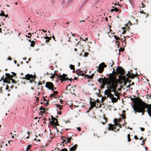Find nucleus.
I'll use <instances>...</instances> for the list:
<instances>
[{
	"label": "nucleus",
	"instance_id": "obj_36",
	"mask_svg": "<svg viewBox=\"0 0 151 151\" xmlns=\"http://www.w3.org/2000/svg\"><path fill=\"white\" fill-rule=\"evenodd\" d=\"M80 38L81 39H82L83 41H85L86 40H88V38H84V39L83 38H81V37H80Z\"/></svg>",
	"mask_w": 151,
	"mask_h": 151
},
{
	"label": "nucleus",
	"instance_id": "obj_18",
	"mask_svg": "<svg viewBox=\"0 0 151 151\" xmlns=\"http://www.w3.org/2000/svg\"><path fill=\"white\" fill-rule=\"evenodd\" d=\"M72 3V0H68L66 2L67 6L70 5Z\"/></svg>",
	"mask_w": 151,
	"mask_h": 151
},
{
	"label": "nucleus",
	"instance_id": "obj_16",
	"mask_svg": "<svg viewBox=\"0 0 151 151\" xmlns=\"http://www.w3.org/2000/svg\"><path fill=\"white\" fill-rule=\"evenodd\" d=\"M108 125L109 127L108 128V129L109 131H110L111 130L114 128V125H113L111 124H109Z\"/></svg>",
	"mask_w": 151,
	"mask_h": 151
},
{
	"label": "nucleus",
	"instance_id": "obj_35",
	"mask_svg": "<svg viewBox=\"0 0 151 151\" xmlns=\"http://www.w3.org/2000/svg\"><path fill=\"white\" fill-rule=\"evenodd\" d=\"M54 124L56 126L58 125V122L55 121V122H54Z\"/></svg>",
	"mask_w": 151,
	"mask_h": 151
},
{
	"label": "nucleus",
	"instance_id": "obj_42",
	"mask_svg": "<svg viewBox=\"0 0 151 151\" xmlns=\"http://www.w3.org/2000/svg\"><path fill=\"white\" fill-rule=\"evenodd\" d=\"M116 4H117V3H115V4H114V5H116ZM117 5H118V6H119V8H121V7H122V6H121V5L120 4H117Z\"/></svg>",
	"mask_w": 151,
	"mask_h": 151
},
{
	"label": "nucleus",
	"instance_id": "obj_27",
	"mask_svg": "<svg viewBox=\"0 0 151 151\" xmlns=\"http://www.w3.org/2000/svg\"><path fill=\"white\" fill-rule=\"evenodd\" d=\"M70 68V69L71 70H73L72 71V72L73 73H74L75 72V67H69Z\"/></svg>",
	"mask_w": 151,
	"mask_h": 151
},
{
	"label": "nucleus",
	"instance_id": "obj_52",
	"mask_svg": "<svg viewBox=\"0 0 151 151\" xmlns=\"http://www.w3.org/2000/svg\"><path fill=\"white\" fill-rule=\"evenodd\" d=\"M12 60V58L11 57H9L8 58V60Z\"/></svg>",
	"mask_w": 151,
	"mask_h": 151
},
{
	"label": "nucleus",
	"instance_id": "obj_14",
	"mask_svg": "<svg viewBox=\"0 0 151 151\" xmlns=\"http://www.w3.org/2000/svg\"><path fill=\"white\" fill-rule=\"evenodd\" d=\"M107 64H108V65L109 66H112L114 64V62L112 60H109L108 61V62L107 63Z\"/></svg>",
	"mask_w": 151,
	"mask_h": 151
},
{
	"label": "nucleus",
	"instance_id": "obj_57",
	"mask_svg": "<svg viewBox=\"0 0 151 151\" xmlns=\"http://www.w3.org/2000/svg\"><path fill=\"white\" fill-rule=\"evenodd\" d=\"M64 142H66V140L65 139H63V141L61 142V143H63Z\"/></svg>",
	"mask_w": 151,
	"mask_h": 151
},
{
	"label": "nucleus",
	"instance_id": "obj_59",
	"mask_svg": "<svg viewBox=\"0 0 151 151\" xmlns=\"http://www.w3.org/2000/svg\"><path fill=\"white\" fill-rule=\"evenodd\" d=\"M44 108V109H44V110H42L44 112V113H45V111H46L45 109H47V108Z\"/></svg>",
	"mask_w": 151,
	"mask_h": 151
},
{
	"label": "nucleus",
	"instance_id": "obj_17",
	"mask_svg": "<svg viewBox=\"0 0 151 151\" xmlns=\"http://www.w3.org/2000/svg\"><path fill=\"white\" fill-rule=\"evenodd\" d=\"M110 99H111V101L113 102V99H112L114 97V95L113 94H111V93H109V97Z\"/></svg>",
	"mask_w": 151,
	"mask_h": 151
},
{
	"label": "nucleus",
	"instance_id": "obj_56",
	"mask_svg": "<svg viewBox=\"0 0 151 151\" xmlns=\"http://www.w3.org/2000/svg\"><path fill=\"white\" fill-rule=\"evenodd\" d=\"M62 113V112L61 111H60L58 113V115H61Z\"/></svg>",
	"mask_w": 151,
	"mask_h": 151
},
{
	"label": "nucleus",
	"instance_id": "obj_13",
	"mask_svg": "<svg viewBox=\"0 0 151 151\" xmlns=\"http://www.w3.org/2000/svg\"><path fill=\"white\" fill-rule=\"evenodd\" d=\"M44 38H45V39H46V40L45 41V42H49L50 41V40L51 39V37H47V35H46V36L45 37H44Z\"/></svg>",
	"mask_w": 151,
	"mask_h": 151
},
{
	"label": "nucleus",
	"instance_id": "obj_46",
	"mask_svg": "<svg viewBox=\"0 0 151 151\" xmlns=\"http://www.w3.org/2000/svg\"><path fill=\"white\" fill-rule=\"evenodd\" d=\"M52 120L54 121V122H55V121L58 122L57 119L55 117L54 118L53 120Z\"/></svg>",
	"mask_w": 151,
	"mask_h": 151
},
{
	"label": "nucleus",
	"instance_id": "obj_4",
	"mask_svg": "<svg viewBox=\"0 0 151 151\" xmlns=\"http://www.w3.org/2000/svg\"><path fill=\"white\" fill-rule=\"evenodd\" d=\"M67 75L63 73V75L61 76L60 78V80L61 81V82H62L63 81H66L67 80H68L70 81V82H71L72 81H73V79H72L71 78L69 79V78L67 77Z\"/></svg>",
	"mask_w": 151,
	"mask_h": 151
},
{
	"label": "nucleus",
	"instance_id": "obj_15",
	"mask_svg": "<svg viewBox=\"0 0 151 151\" xmlns=\"http://www.w3.org/2000/svg\"><path fill=\"white\" fill-rule=\"evenodd\" d=\"M62 5L63 7H67L66 2V0H62Z\"/></svg>",
	"mask_w": 151,
	"mask_h": 151
},
{
	"label": "nucleus",
	"instance_id": "obj_23",
	"mask_svg": "<svg viewBox=\"0 0 151 151\" xmlns=\"http://www.w3.org/2000/svg\"><path fill=\"white\" fill-rule=\"evenodd\" d=\"M9 79L12 81V82L13 83L15 84L16 83V81L14 80L13 79L12 77L11 78H9Z\"/></svg>",
	"mask_w": 151,
	"mask_h": 151
},
{
	"label": "nucleus",
	"instance_id": "obj_54",
	"mask_svg": "<svg viewBox=\"0 0 151 151\" xmlns=\"http://www.w3.org/2000/svg\"><path fill=\"white\" fill-rule=\"evenodd\" d=\"M60 107H59V109H60V110H61V109H62V107L63 106V105L61 106V105H60Z\"/></svg>",
	"mask_w": 151,
	"mask_h": 151
},
{
	"label": "nucleus",
	"instance_id": "obj_1",
	"mask_svg": "<svg viewBox=\"0 0 151 151\" xmlns=\"http://www.w3.org/2000/svg\"><path fill=\"white\" fill-rule=\"evenodd\" d=\"M139 100L141 103L137 104L135 107L133 108L134 110L135 113H136V112L138 113H142V115H144L145 110V109L148 108L149 107V104L144 101H143L142 100L139 99Z\"/></svg>",
	"mask_w": 151,
	"mask_h": 151
},
{
	"label": "nucleus",
	"instance_id": "obj_49",
	"mask_svg": "<svg viewBox=\"0 0 151 151\" xmlns=\"http://www.w3.org/2000/svg\"><path fill=\"white\" fill-rule=\"evenodd\" d=\"M137 98V97H135L134 98H131L130 99H131V101H133L134 100L136 99Z\"/></svg>",
	"mask_w": 151,
	"mask_h": 151
},
{
	"label": "nucleus",
	"instance_id": "obj_20",
	"mask_svg": "<svg viewBox=\"0 0 151 151\" xmlns=\"http://www.w3.org/2000/svg\"><path fill=\"white\" fill-rule=\"evenodd\" d=\"M116 87H115L114 86L111 87V89L110 90V91H111V92H113V91L114 92V91L116 90Z\"/></svg>",
	"mask_w": 151,
	"mask_h": 151
},
{
	"label": "nucleus",
	"instance_id": "obj_5",
	"mask_svg": "<svg viewBox=\"0 0 151 151\" xmlns=\"http://www.w3.org/2000/svg\"><path fill=\"white\" fill-rule=\"evenodd\" d=\"M53 67H49V69H48V71L46 73L47 75L50 74L52 75V76L55 74L56 71H53L54 70Z\"/></svg>",
	"mask_w": 151,
	"mask_h": 151
},
{
	"label": "nucleus",
	"instance_id": "obj_25",
	"mask_svg": "<svg viewBox=\"0 0 151 151\" xmlns=\"http://www.w3.org/2000/svg\"><path fill=\"white\" fill-rule=\"evenodd\" d=\"M145 6H146L145 4H144L143 1L142 2V4H141V6H139V7H142V8H144V7H145Z\"/></svg>",
	"mask_w": 151,
	"mask_h": 151
},
{
	"label": "nucleus",
	"instance_id": "obj_10",
	"mask_svg": "<svg viewBox=\"0 0 151 151\" xmlns=\"http://www.w3.org/2000/svg\"><path fill=\"white\" fill-rule=\"evenodd\" d=\"M78 145L77 144L75 145L70 148L69 151H75L77 148Z\"/></svg>",
	"mask_w": 151,
	"mask_h": 151
},
{
	"label": "nucleus",
	"instance_id": "obj_31",
	"mask_svg": "<svg viewBox=\"0 0 151 151\" xmlns=\"http://www.w3.org/2000/svg\"><path fill=\"white\" fill-rule=\"evenodd\" d=\"M52 91L53 92V93L54 95H56L58 93V92L57 91H55L53 90Z\"/></svg>",
	"mask_w": 151,
	"mask_h": 151
},
{
	"label": "nucleus",
	"instance_id": "obj_26",
	"mask_svg": "<svg viewBox=\"0 0 151 151\" xmlns=\"http://www.w3.org/2000/svg\"><path fill=\"white\" fill-rule=\"evenodd\" d=\"M1 13L0 14V15L1 16H5V14L4 13V12L3 11L1 10Z\"/></svg>",
	"mask_w": 151,
	"mask_h": 151
},
{
	"label": "nucleus",
	"instance_id": "obj_47",
	"mask_svg": "<svg viewBox=\"0 0 151 151\" xmlns=\"http://www.w3.org/2000/svg\"><path fill=\"white\" fill-rule=\"evenodd\" d=\"M45 109L43 108L42 106H41L40 108V110H44V109Z\"/></svg>",
	"mask_w": 151,
	"mask_h": 151
},
{
	"label": "nucleus",
	"instance_id": "obj_50",
	"mask_svg": "<svg viewBox=\"0 0 151 151\" xmlns=\"http://www.w3.org/2000/svg\"><path fill=\"white\" fill-rule=\"evenodd\" d=\"M141 130L142 131H144L145 130V128H140Z\"/></svg>",
	"mask_w": 151,
	"mask_h": 151
},
{
	"label": "nucleus",
	"instance_id": "obj_32",
	"mask_svg": "<svg viewBox=\"0 0 151 151\" xmlns=\"http://www.w3.org/2000/svg\"><path fill=\"white\" fill-rule=\"evenodd\" d=\"M93 74H94L93 73V74H92V75L89 76L87 78V79H92V75H93Z\"/></svg>",
	"mask_w": 151,
	"mask_h": 151
},
{
	"label": "nucleus",
	"instance_id": "obj_45",
	"mask_svg": "<svg viewBox=\"0 0 151 151\" xmlns=\"http://www.w3.org/2000/svg\"><path fill=\"white\" fill-rule=\"evenodd\" d=\"M77 129L79 131H80L81 130V128L80 127H77Z\"/></svg>",
	"mask_w": 151,
	"mask_h": 151
},
{
	"label": "nucleus",
	"instance_id": "obj_2",
	"mask_svg": "<svg viewBox=\"0 0 151 151\" xmlns=\"http://www.w3.org/2000/svg\"><path fill=\"white\" fill-rule=\"evenodd\" d=\"M113 70L111 73H109V77H111L112 78L114 79L116 78L117 75L120 74L121 75H124L125 74V71L124 69L122 68V67H117L116 69V71H115V69L113 68V67H111Z\"/></svg>",
	"mask_w": 151,
	"mask_h": 151
},
{
	"label": "nucleus",
	"instance_id": "obj_55",
	"mask_svg": "<svg viewBox=\"0 0 151 151\" xmlns=\"http://www.w3.org/2000/svg\"><path fill=\"white\" fill-rule=\"evenodd\" d=\"M43 101H47V100L44 97H43Z\"/></svg>",
	"mask_w": 151,
	"mask_h": 151
},
{
	"label": "nucleus",
	"instance_id": "obj_19",
	"mask_svg": "<svg viewBox=\"0 0 151 151\" xmlns=\"http://www.w3.org/2000/svg\"><path fill=\"white\" fill-rule=\"evenodd\" d=\"M98 82L100 83L103 84L104 83V81L100 78L98 80Z\"/></svg>",
	"mask_w": 151,
	"mask_h": 151
},
{
	"label": "nucleus",
	"instance_id": "obj_63",
	"mask_svg": "<svg viewBox=\"0 0 151 151\" xmlns=\"http://www.w3.org/2000/svg\"><path fill=\"white\" fill-rule=\"evenodd\" d=\"M88 0H85L84 2V3H86L88 1Z\"/></svg>",
	"mask_w": 151,
	"mask_h": 151
},
{
	"label": "nucleus",
	"instance_id": "obj_48",
	"mask_svg": "<svg viewBox=\"0 0 151 151\" xmlns=\"http://www.w3.org/2000/svg\"><path fill=\"white\" fill-rule=\"evenodd\" d=\"M104 95H107V98H108L109 97V94H108L106 92H104Z\"/></svg>",
	"mask_w": 151,
	"mask_h": 151
},
{
	"label": "nucleus",
	"instance_id": "obj_34",
	"mask_svg": "<svg viewBox=\"0 0 151 151\" xmlns=\"http://www.w3.org/2000/svg\"><path fill=\"white\" fill-rule=\"evenodd\" d=\"M60 151H68V150L67 149L65 148L64 149H62Z\"/></svg>",
	"mask_w": 151,
	"mask_h": 151
},
{
	"label": "nucleus",
	"instance_id": "obj_58",
	"mask_svg": "<svg viewBox=\"0 0 151 151\" xmlns=\"http://www.w3.org/2000/svg\"><path fill=\"white\" fill-rule=\"evenodd\" d=\"M126 30H124L122 34H125L126 33Z\"/></svg>",
	"mask_w": 151,
	"mask_h": 151
},
{
	"label": "nucleus",
	"instance_id": "obj_30",
	"mask_svg": "<svg viewBox=\"0 0 151 151\" xmlns=\"http://www.w3.org/2000/svg\"><path fill=\"white\" fill-rule=\"evenodd\" d=\"M44 113V112L42 111H40V113H39V114L41 116H43V114Z\"/></svg>",
	"mask_w": 151,
	"mask_h": 151
},
{
	"label": "nucleus",
	"instance_id": "obj_41",
	"mask_svg": "<svg viewBox=\"0 0 151 151\" xmlns=\"http://www.w3.org/2000/svg\"><path fill=\"white\" fill-rule=\"evenodd\" d=\"M9 79V80L8 81H7L6 82H4L5 83H8L9 84L10 83H11V81H10V80Z\"/></svg>",
	"mask_w": 151,
	"mask_h": 151
},
{
	"label": "nucleus",
	"instance_id": "obj_43",
	"mask_svg": "<svg viewBox=\"0 0 151 151\" xmlns=\"http://www.w3.org/2000/svg\"><path fill=\"white\" fill-rule=\"evenodd\" d=\"M140 13L141 14L143 13L144 14H146V13L145 12H144L142 10L141 11H140Z\"/></svg>",
	"mask_w": 151,
	"mask_h": 151
},
{
	"label": "nucleus",
	"instance_id": "obj_38",
	"mask_svg": "<svg viewBox=\"0 0 151 151\" xmlns=\"http://www.w3.org/2000/svg\"><path fill=\"white\" fill-rule=\"evenodd\" d=\"M112 99H113V102H116V101L117 100H116V98L114 97L113 98H112Z\"/></svg>",
	"mask_w": 151,
	"mask_h": 151
},
{
	"label": "nucleus",
	"instance_id": "obj_28",
	"mask_svg": "<svg viewBox=\"0 0 151 151\" xmlns=\"http://www.w3.org/2000/svg\"><path fill=\"white\" fill-rule=\"evenodd\" d=\"M114 38L116 40H120V38L116 35L114 36Z\"/></svg>",
	"mask_w": 151,
	"mask_h": 151
},
{
	"label": "nucleus",
	"instance_id": "obj_37",
	"mask_svg": "<svg viewBox=\"0 0 151 151\" xmlns=\"http://www.w3.org/2000/svg\"><path fill=\"white\" fill-rule=\"evenodd\" d=\"M88 53H87V52H85L84 53V56L85 57H87L88 55Z\"/></svg>",
	"mask_w": 151,
	"mask_h": 151
},
{
	"label": "nucleus",
	"instance_id": "obj_9",
	"mask_svg": "<svg viewBox=\"0 0 151 151\" xmlns=\"http://www.w3.org/2000/svg\"><path fill=\"white\" fill-rule=\"evenodd\" d=\"M96 67V68H97L98 67L97 69V71L99 73H102L103 71L104 67Z\"/></svg>",
	"mask_w": 151,
	"mask_h": 151
},
{
	"label": "nucleus",
	"instance_id": "obj_44",
	"mask_svg": "<svg viewBox=\"0 0 151 151\" xmlns=\"http://www.w3.org/2000/svg\"><path fill=\"white\" fill-rule=\"evenodd\" d=\"M134 138L136 140L138 139H139V138L138 137H137V136L136 135H135L134 136Z\"/></svg>",
	"mask_w": 151,
	"mask_h": 151
},
{
	"label": "nucleus",
	"instance_id": "obj_53",
	"mask_svg": "<svg viewBox=\"0 0 151 151\" xmlns=\"http://www.w3.org/2000/svg\"><path fill=\"white\" fill-rule=\"evenodd\" d=\"M60 106V105H59V104H55V106L57 107H59V106Z\"/></svg>",
	"mask_w": 151,
	"mask_h": 151
},
{
	"label": "nucleus",
	"instance_id": "obj_60",
	"mask_svg": "<svg viewBox=\"0 0 151 151\" xmlns=\"http://www.w3.org/2000/svg\"><path fill=\"white\" fill-rule=\"evenodd\" d=\"M130 137V134H128L127 135V139L129 138Z\"/></svg>",
	"mask_w": 151,
	"mask_h": 151
},
{
	"label": "nucleus",
	"instance_id": "obj_62",
	"mask_svg": "<svg viewBox=\"0 0 151 151\" xmlns=\"http://www.w3.org/2000/svg\"><path fill=\"white\" fill-rule=\"evenodd\" d=\"M126 28H127V30H128L130 29V27L128 26H127Z\"/></svg>",
	"mask_w": 151,
	"mask_h": 151
},
{
	"label": "nucleus",
	"instance_id": "obj_7",
	"mask_svg": "<svg viewBox=\"0 0 151 151\" xmlns=\"http://www.w3.org/2000/svg\"><path fill=\"white\" fill-rule=\"evenodd\" d=\"M77 74L79 76H81L83 77L84 75V73L82 70H81L80 69H78L76 70Z\"/></svg>",
	"mask_w": 151,
	"mask_h": 151
},
{
	"label": "nucleus",
	"instance_id": "obj_33",
	"mask_svg": "<svg viewBox=\"0 0 151 151\" xmlns=\"http://www.w3.org/2000/svg\"><path fill=\"white\" fill-rule=\"evenodd\" d=\"M28 35H30V36H27L26 35V36L27 37H28L29 38H30L31 37V36H32L31 34L30 33H29L28 34Z\"/></svg>",
	"mask_w": 151,
	"mask_h": 151
},
{
	"label": "nucleus",
	"instance_id": "obj_24",
	"mask_svg": "<svg viewBox=\"0 0 151 151\" xmlns=\"http://www.w3.org/2000/svg\"><path fill=\"white\" fill-rule=\"evenodd\" d=\"M99 66H107V65L104 62H103L100 64Z\"/></svg>",
	"mask_w": 151,
	"mask_h": 151
},
{
	"label": "nucleus",
	"instance_id": "obj_22",
	"mask_svg": "<svg viewBox=\"0 0 151 151\" xmlns=\"http://www.w3.org/2000/svg\"><path fill=\"white\" fill-rule=\"evenodd\" d=\"M31 46L32 47H33L34 46H35V41L33 40V41H32L31 42Z\"/></svg>",
	"mask_w": 151,
	"mask_h": 151
},
{
	"label": "nucleus",
	"instance_id": "obj_51",
	"mask_svg": "<svg viewBox=\"0 0 151 151\" xmlns=\"http://www.w3.org/2000/svg\"><path fill=\"white\" fill-rule=\"evenodd\" d=\"M84 76H85V78L86 77H87V78L89 76V75L88 74H86V75L84 74Z\"/></svg>",
	"mask_w": 151,
	"mask_h": 151
},
{
	"label": "nucleus",
	"instance_id": "obj_61",
	"mask_svg": "<svg viewBox=\"0 0 151 151\" xmlns=\"http://www.w3.org/2000/svg\"><path fill=\"white\" fill-rule=\"evenodd\" d=\"M49 102L48 101H47V102L46 104V106H47V105L48 104H49Z\"/></svg>",
	"mask_w": 151,
	"mask_h": 151
},
{
	"label": "nucleus",
	"instance_id": "obj_12",
	"mask_svg": "<svg viewBox=\"0 0 151 151\" xmlns=\"http://www.w3.org/2000/svg\"><path fill=\"white\" fill-rule=\"evenodd\" d=\"M112 7L114 8V9H112L111 10V12H113L114 11H115L116 12H117L119 10V7H118L117 8L113 6H112Z\"/></svg>",
	"mask_w": 151,
	"mask_h": 151
},
{
	"label": "nucleus",
	"instance_id": "obj_21",
	"mask_svg": "<svg viewBox=\"0 0 151 151\" xmlns=\"http://www.w3.org/2000/svg\"><path fill=\"white\" fill-rule=\"evenodd\" d=\"M32 147V145H28L26 149V151H28L30 149V147Z\"/></svg>",
	"mask_w": 151,
	"mask_h": 151
},
{
	"label": "nucleus",
	"instance_id": "obj_8",
	"mask_svg": "<svg viewBox=\"0 0 151 151\" xmlns=\"http://www.w3.org/2000/svg\"><path fill=\"white\" fill-rule=\"evenodd\" d=\"M147 112L150 117H151V104H149V107L147 108Z\"/></svg>",
	"mask_w": 151,
	"mask_h": 151
},
{
	"label": "nucleus",
	"instance_id": "obj_29",
	"mask_svg": "<svg viewBox=\"0 0 151 151\" xmlns=\"http://www.w3.org/2000/svg\"><path fill=\"white\" fill-rule=\"evenodd\" d=\"M104 92H106L108 94H109V93H111V91H110V90H109L107 89V90H106Z\"/></svg>",
	"mask_w": 151,
	"mask_h": 151
},
{
	"label": "nucleus",
	"instance_id": "obj_39",
	"mask_svg": "<svg viewBox=\"0 0 151 151\" xmlns=\"http://www.w3.org/2000/svg\"><path fill=\"white\" fill-rule=\"evenodd\" d=\"M71 139V137H68V138L67 139L68 141H69Z\"/></svg>",
	"mask_w": 151,
	"mask_h": 151
},
{
	"label": "nucleus",
	"instance_id": "obj_3",
	"mask_svg": "<svg viewBox=\"0 0 151 151\" xmlns=\"http://www.w3.org/2000/svg\"><path fill=\"white\" fill-rule=\"evenodd\" d=\"M36 77V76L35 73L34 75L27 74H26L24 77H23V78L29 81V82L31 83H32L33 82H34L35 83L36 82L35 81Z\"/></svg>",
	"mask_w": 151,
	"mask_h": 151
},
{
	"label": "nucleus",
	"instance_id": "obj_40",
	"mask_svg": "<svg viewBox=\"0 0 151 151\" xmlns=\"http://www.w3.org/2000/svg\"><path fill=\"white\" fill-rule=\"evenodd\" d=\"M114 95L115 96H117V97H118L117 96V94L118 93V92H115V91H114Z\"/></svg>",
	"mask_w": 151,
	"mask_h": 151
},
{
	"label": "nucleus",
	"instance_id": "obj_11",
	"mask_svg": "<svg viewBox=\"0 0 151 151\" xmlns=\"http://www.w3.org/2000/svg\"><path fill=\"white\" fill-rule=\"evenodd\" d=\"M5 75L6 76L5 77V78H7L8 79L9 78H11L12 77H13V75H10V73H6L5 74Z\"/></svg>",
	"mask_w": 151,
	"mask_h": 151
},
{
	"label": "nucleus",
	"instance_id": "obj_6",
	"mask_svg": "<svg viewBox=\"0 0 151 151\" xmlns=\"http://www.w3.org/2000/svg\"><path fill=\"white\" fill-rule=\"evenodd\" d=\"M45 86L46 88H48L49 90H50L51 91L53 90V88L54 87V86L52 82H47Z\"/></svg>",
	"mask_w": 151,
	"mask_h": 151
},
{
	"label": "nucleus",
	"instance_id": "obj_64",
	"mask_svg": "<svg viewBox=\"0 0 151 151\" xmlns=\"http://www.w3.org/2000/svg\"><path fill=\"white\" fill-rule=\"evenodd\" d=\"M11 73L12 74L14 75V76H15L16 75V73H14L13 72H12Z\"/></svg>",
	"mask_w": 151,
	"mask_h": 151
}]
</instances>
